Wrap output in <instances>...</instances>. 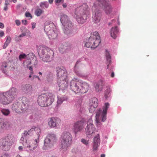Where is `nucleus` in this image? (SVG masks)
<instances>
[{
    "label": "nucleus",
    "mask_w": 157,
    "mask_h": 157,
    "mask_svg": "<svg viewBox=\"0 0 157 157\" xmlns=\"http://www.w3.org/2000/svg\"><path fill=\"white\" fill-rule=\"evenodd\" d=\"M89 88L88 84L77 79H72L70 83V89L76 94L86 93Z\"/></svg>",
    "instance_id": "obj_1"
},
{
    "label": "nucleus",
    "mask_w": 157,
    "mask_h": 157,
    "mask_svg": "<svg viewBox=\"0 0 157 157\" xmlns=\"http://www.w3.org/2000/svg\"><path fill=\"white\" fill-rule=\"evenodd\" d=\"M55 97L54 95L51 92L42 94L38 96L37 100V103L40 106H48L52 104Z\"/></svg>",
    "instance_id": "obj_2"
},
{
    "label": "nucleus",
    "mask_w": 157,
    "mask_h": 157,
    "mask_svg": "<svg viewBox=\"0 0 157 157\" xmlns=\"http://www.w3.org/2000/svg\"><path fill=\"white\" fill-rule=\"evenodd\" d=\"M29 101L25 97H23L21 101H16L12 105V110L17 113H21L26 110L28 107Z\"/></svg>",
    "instance_id": "obj_3"
},
{
    "label": "nucleus",
    "mask_w": 157,
    "mask_h": 157,
    "mask_svg": "<svg viewBox=\"0 0 157 157\" xmlns=\"http://www.w3.org/2000/svg\"><path fill=\"white\" fill-rule=\"evenodd\" d=\"M101 41L98 33L94 32L91 33L88 41L85 43V45L87 48L94 49L98 47Z\"/></svg>",
    "instance_id": "obj_4"
},
{
    "label": "nucleus",
    "mask_w": 157,
    "mask_h": 157,
    "mask_svg": "<svg viewBox=\"0 0 157 157\" xmlns=\"http://www.w3.org/2000/svg\"><path fill=\"white\" fill-rule=\"evenodd\" d=\"M15 138L10 134L0 140V147L3 150L8 151L15 141Z\"/></svg>",
    "instance_id": "obj_5"
},
{
    "label": "nucleus",
    "mask_w": 157,
    "mask_h": 157,
    "mask_svg": "<svg viewBox=\"0 0 157 157\" xmlns=\"http://www.w3.org/2000/svg\"><path fill=\"white\" fill-rule=\"evenodd\" d=\"M72 137L68 131L64 132L61 135L59 146L63 149H66L71 144Z\"/></svg>",
    "instance_id": "obj_6"
},
{
    "label": "nucleus",
    "mask_w": 157,
    "mask_h": 157,
    "mask_svg": "<svg viewBox=\"0 0 157 157\" xmlns=\"http://www.w3.org/2000/svg\"><path fill=\"white\" fill-rule=\"evenodd\" d=\"M25 139V137H22L20 140V143L22 144L24 148H28L30 150L33 151L37 147L39 141V138H35V140L31 141Z\"/></svg>",
    "instance_id": "obj_7"
},
{
    "label": "nucleus",
    "mask_w": 157,
    "mask_h": 157,
    "mask_svg": "<svg viewBox=\"0 0 157 157\" xmlns=\"http://www.w3.org/2000/svg\"><path fill=\"white\" fill-rule=\"evenodd\" d=\"M109 104L108 103H105L103 107V111L99 109L96 111V122L98 124L100 123L101 120L102 121H105L106 119L107 111L109 108Z\"/></svg>",
    "instance_id": "obj_8"
},
{
    "label": "nucleus",
    "mask_w": 157,
    "mask_h": 157,
    "mask_svg": "<svg viewBox=\"0 0 157 157\" xmlns=\"http://www.w3.org/2000/svg\"><path fill=\"white\" fill-rule=\"evenodd\" d=\"M56 141L55 134L52 133L48 134L44 140V149H48V148L52 147Z\"/></svg>",
    "instance_id": "obj_9"
},
{
    "label": "nucleus",
    "mask_w": 157,
    "mask_h": 157,
    "mask_svg": "<svg viewBox=\"0 0 157 157\" xmlns=\"http://www.w3.org/2000/svg\"><path fill=\"white\" fill-rule=\"evenodd\" d=\"M60 21L64 27V32L67 35H70L75 34L76 33L75 30H74L73 26L69 20H60Z\"/></svg>",
    "instance_id": "obj_10"
},
{
    "label": "nucleus",
    "mask_w": 157,
    "mask_h": 157,
    "mask_svg": "<svg viewBox=\"0 0 157 157\" xmlns=\"http://www.w3.org/2000/svg\"><path fill=\"white\" fill-rule=\"evenodd\" d=\"M36 134L34 138H39L40 133V129L38 127H36L34 128H31L28 132L25 131L22 137H25V139L28 140L27 138L28 137V136H31L32 134Z\"/></svg>",
    "instance_id": "obj_11"
},
{
    "label": "nucleus",
    "mask_w": 157,
    "mask_h": 157,
    "mask_svg": "<svg viewBox=\"0 0 157 157\" xmlns=\"http://www.w3.org/2000/svg\"><path fill=\"white\" fill-rule=\"evenodd\" d=\"M13 100V97L10 96L8 93H0V103L3 105H7Z\"/></svg>",
    "instance_id": "obj_12"
},
{
    "label": "nucleus",
    "mask_w": 157,
    "mask_h": 157,
    "mask_svg": "<svg viewBox=\"0 0 157 157\" xmlns=\"http://www.w3.org/2000/svg\"><path fill=\"white\" fill-rule=\"evenodd\" d=\"M58 80L66 79L67 74L66 69L63 67H57L56 68Z\"/></svg>",
    "instance_id": "obj_13"
},
{
    "label": "nucleus",
    "mask_w": 157,
    "mask_h": 157,
    "mask_svg": "<svg viewBox=\"0 0 157 157\" xmlns=\"http://www.w3.org/2000/svg\"><path fill=\"white\" fill-rule=\"evenodd\" d=\"M85 130L86 135L89 138L91 137L92 135L94 132L95 128L93 124V121L91 119L89 120V122L87 124Z\"/></svg>",
    "instance_id": "obj_14"
},
{
    "label": "nucleus",
    "mask_w": 157,
    "mask_h": 157,
    "mask_svg": "<svg viewBox=\"0 0 157 157\" xmlns=\"http://www.w3.org/2000/svg\"><path fill=\"white\" fill-rule=\"evenodd\" d=\"M39 54L42 58L44 56H48L49 54H53V52L48 48L42 47H40Z\"/></svg>",
    "instance_id": "obj_15"
},
{
    "label": "nucleus",
    "mask_w": 157,
    "mask_h": 157,
    "mask_svg": "<svg viewBox=\"0 0 157 157\" xmlns=\"http://www.w3.org/2000/svg\"><path fill=\"white\" fill-rule=\"evenodd\" d=\"M104 6L105 11L107 14H110L112 12V8L108 2V0H97Z\"/></svg>",
    "instance_id": "obj_16"
},
{
    "label": "nucleus",
    "mask_w": 157,
    "mask_h": 157,
    "mask_svg": "<svg viewBox=\"0 0 157 157\" xmlns=\"http://www.w3.org/2000/svg\"><path fill=\"white\" fill-rule=\"evenodd\" d=\"M85 125L83 121H78L74 124L73 130L76 134L77 132L81 131L83 129Z\"/></svg>",
    "instance_id": "obj_17"
},
{
    "label": "nucleus",
    "mask_w": 157,
    "mask_h": 157,
    "mask_svg": "<svg viewBox=\"0 0 157 157\" xmlns=\"http://www.w3.org/2000/svg\"><path fill=\"white\" fill-rule=\"evenodd\" d=\"M61 121L59 118L52 117L50 118L48 122V125L51 128L57 127L59 125Z\"/></svg>",
    "instance_id": "obj_18"
},
{
    "label": "nucleus",
    "mask_w": 157,
    "mask_h": 157,
    "mask_svg": "<svg viewBox=\"0 0 157 157\" xmlns=\"http://www.w3.org/2000/svg\"><path fill=\"white\" fill-rule=\"evenodd\" d=\"M58 85L60 87L59 90H61L64 92L68 87V83L67 78L66 79L58 80Z\"/></svg>",
    "instance_id": "obj_19"
},
{
    "label": "nucleus",
    "mask_w": 157,
    "mask_h": 157,
    "mask_svg": "<svg viewBox=\"0 0 157 157\" xmlns=\"http://www.w3.org/2000/svg\"><path fill=\"white\" fill-rule=\"evenodd\" d=\"M54 27H55L54 24L51 21H47L44 24V30L46 33H48L49 32L52 33V31L53 30L52 28H54Z\"/></svg>",
    "instance_id": "obj_20"
},
{
    "label": "nucleus",
    "mask_w": 157,
    "mask_h": 157,
    "mask_svg": "<svg viewBox=\"0 0 157 157\" xmlns=\"http://www.w3.org/2000/svg\"><path fill=\"white\" fill-rule=\"evenodd\" d=\"M100 138L99 134H97L94 137L93 139V150L94 151H96L98 148L100 144Z\"/></svg>",
    "instance_id": "obj_21"
},
{
    "label": "nucleus",
    "mask_w": 157,
    "mask_h": 157,
    "mask_svg": "<svg viewBox=\"0 0 157 157\" xmlns=\"http://www.w3.org/2000/svg\"><path fill=\"white\" fill-rule=\"evenodd\" d=\"M6 92L8 93L10 96L13 97V100L17 94L18 91L16 88L13 87Z\"/></svg>",
    "instance_id": "obj_22"
},
{
    "label": "nucleus",
    "mask_w": 157,
    "mask_h": 157,
    "mask_svg": "<svg viewBox=\"0 0 157 157\" xmlns=\"http://www.w3.org/2000/svg\"><path fill=\"white\" fill-rule=\"evenodd\" d=\"M11 127V124L8 122L2 121H1V128L2 129L8 130Z\"/></svg>",
    "instance_id": "obj_23"
},
{
    "label": "nucleus",
    "mask_w": 157,
    "mask_h": 157,
    "mask_svg": "<svg viewBox=\"0 0 157 157\" xmlns=\"http://www.w3.org/2000/svg\"><path fill=\"white\" fill-rule=\"evenodd\" d=\"M118 32V29L117 26L112 27L110 30V33L111 36L114 39H115Z\"/></svg>",
    "instance_id": "obj_24"
},
{
    "label": "nucleus",
    "mask_w": 157,
    "mask_h": 157,
    "mask_svg": "<svg viewBox=\"0 0 157 157\" xmlns=\"http://www.w3.org/2000/svg\"><path fill=\"white\" fill-rule=\"evenodd\" d=\"M103 84L101 81H98L94 85L95 90L96 92H98L102 90Z\"/></svg>",
    "instance_id": "obj_25"
},
{
    "label": "nucleus",
    "mask_w": 157,
    "mask_h": 157,
    "mask_svg": "<svg viewBox=\"0 0 157 157\" xmlns=\"http://www.w3.org/2000/svg\"><path fill=\"white\" fill-rule=\"evenodd\" d=\"M48 34L49 38L55 39L57 37L58 35V31L56 28H53L52 33L49 32Z\"/></svg>",
    "instance_id": "obj_26"
},
{
    "label": "nucleus",
    "mask_w": 157,
    "mask_h": 157,
    "mask_svg": "<svg viewBox=\"0 0 157 157\" xmlns=\"http://www.w3.org/2000/svg\"><path fill=\"white\" fill-rule=\"evenodd\" d=\"M22 90L26 93L30 94L32 92V87L29 84H26L23 86Z\"/></svg>",
    "instance_id": "obj_27"
},
{
    "label": "nucleus",
    "mask_w": 157,
    "mask_h": 157,
    "mask_svg": "<svg viewBox=\"0 0 157 157\" xmlns=\"http://www.w3.org/2000/svg\"><path fill=\"white\" fill-rule=\"evenodd\" d=\"M67 98L66 96H62L61 97H57V106H59L64 101H67Z\"/></svg>",
    "instance_id": "obj_28"
},
{
    "label": "nucleus",
    "mask_w": 157,
    "mask_h": 157,
    "mask_svg": "<svg viewBox=\"0 0 157 157\" xmlns=\"http://www.w3.org/2000/svg\"><path fill=\"white\" fill-rule=\"evenodd\" d=\"M69 48V47L67 46L66 44L63 45V44H60L59 48V52L62 53H63L66 52Z\"/></svg>",
    "instance_id": "obj_29"
},
{
    "label": "nucleus",
    "mask_w": 157,
    "mask_h": 157,
    "mask_svg": "<svg viewBox=\"0 0 157 157\" xmlns=\"http://www.w3.org/2000/svg\"><path fill=\"white\" fill-rule=\"evenodd\" d=\"M53 54H49L48 56H44L42 58V60L44 62H49L52 60V56Z\"/></svg>",
    "instance_id": "obj_30"
},
{
    "label": "nucleus",
    "mask_w": 157,
    "mask_h": 157,
    "mask_svg": "<svg viewBox=\"0 0 157 157\" xmlns=\"http://www.w3.org/2000/svg\"><path fill=\"white\" fill-rule=\"evenodd\" d=\"M89 104L91 105H93L94 106L97 107L98 104V100L95 98H92L90 101Z\"/></svg>",
    "instance_id": "obj_31"
},
{
    "label": "nucleus",
    "mask_w": 157,
    "mask_h": 157,
    "mask_svg": "<svg viewBox=\"0 0 157 157\" xmlns=\"http://www.w3.org/2000/svg\"><path fill=\"white\" fill-rule=\"evenodd\" d=\"M1 112L2 114L6 116H8L10 113V111L8 109H2L1 110Z\"/></svg>",
    "instance_id": "obj_32"
},
{
    "label": "nucleus",
    "mask_w": 157,
    "mask_h": 157,
    "mask_svg": "<svg viewBox=\"0 0 157 157\" xmlns=\"http://www.w3.org/2000/svg\"><path fill=\"white\" fill-rule=\"evenodd\" d=\"M11 41V38L10 36H8L6 41H5L4 45L3 46V48L5 49L9 44Z\"/></svg>",
    "instance_id": "obj_33"
},
{
    "label": "nucleus",
    "mask_w": 157,
    "mask_h": 157,
    "mask_svg": "<svg viewBox=\"0 0 157 157\" xmlns=\"http://www.w3.org/2000/svg\"><path fill=\"white\" fill-rule=\"evenodd\" d=\"M106 57L107 62L109 63L107 65V68H108L109 64H110L111 62V57L109 53L107 51L106 53Z\"/></svg>",
    "instance_id": "obj_34"
},
{
    "label": "nucleus",
    "mask_w": 157,
    "mask_h": 157,
    "mask_svg": "<svg viewBox=\"0 0 157 157\" xmlns=\"http://www.w3.org/2000/svg\"><path fill=\"white\" fill-rule=\"evenodd\" d=\"M44 12L43 10L40 9H37L35 11V14L37 16H40Z\"/></svg>",
    "instance_id": "obj_35"
},
{
    "label": "nucleus",
    "mask_w": 157,
    "mask_h": 157,
    "mask_svg": "<svg viewBox=\"0 0 157 157\" xmlns=\"http://www.w3.org/2000/svg\"><path fill=\"white\" fill-rule=\"evenodd\" d=\"M111 91L110 88H107L105 91V97L107 99L110 96V93Z\"/></svg>",
    "instance_id": "obj_36"
},
{
    "label": "nucleus",
    "mask_w": 157,
    "mask_h": 157,
    "mask_svg": "<svg viewBox=\"0 0 157 157\" xmlns=\"http://www.w3.org/2000/svg\"><path fill=\"white\" fill-rule=\"evenodd\" d=\"M40 6L43 8H47L49 6V5L47 2H44L40 3Z\"/></svg>",
    "instance_id": "obj_37"
},
{
    "label": "nucleus",
    "mask_w": 157,
    "mask_h": 157,
    "mask_svg": "<svg viewBox=\"0 0 157 157\" xmlns=\"http://www.w3.org/2000/svg\"><path fill=\"white\" fill-rule=\"evenodd\" d=\"M97 10H95L94 13V20H99V17H100L101 15V14L100 13V12H98V11H97Z\"/></svg>",
    "instance_id": "obj_38"
},
{
    "label": "nucleus",
    "mask_w": 157,
    "mask_h": 157,
    "mask_svg": "<svg viewBox=\"0 0 157 157\" xmlns=\"http://www.w3.org/2000/svg\"><path fill=\"white\" fill-rule=\"evenodd\" d=\"M7 64L5 62L2 63L1 66V69L4 73H5L7 68Z\"/></svg>",
    "instance_id": "obj_39"
},
{
    "label": "nucleus",
    "mask_w": 157,
    "mask_h": 157,
    "mask_svg": "<svg viewBox=\"0 0 157 157\" xmlns=\"http://www.w3.org/2000/svg\"><path fill=\"white\" fill-rule=\"evenodd\" d=\"M31 64H32L31 60H28L25 61L24 62L23 66L25 67L28 68L29 65H30Z\"/></svg>",
    "instance_id": "obj_40"
},
{
    "label": "nucleus",
    "mask_w": 157,
    "mask_h": 157,
    "mask_svg": "<svg viewBox=\"0 0 157 157\" xmlns=\"http://www.w3.org/2000/svg\"><path fill=\"white\" fill-rule=\"evenodd\" d=\"M32 64H33L34 66H36L37 64L38 61L36 58L34 56L31 60Z\"/></svg>",
    "instance_id": "obj_41"
},
{
    "label": "nucleus",
    "mask_w": 157,
    "mask_h": 157,
    "mask_svg": "<svg viewBox=\"0 0 157 157\" xmlns=\"http://www.w3.org/2000/svg\"><path fill=\"white\" fill-rule=\"evenodd\" d=\"M97 107L94 106L93 105H91L89 104V112L91 113H93L95 110V108Z\"/></svg>",
    "instance_id": "obj_42"
},
{
    "label": "nucleus",
    "mask_w": 157,
    "mask_h": 157,
    "mask_svg": "<svg viewBox=\"0 0 157 157\" xmlns=\"http://www.w3.org/2000/svg\"><path fill=\"white\" fill-rule=\"evenodd\" d=\"M78 61H77L76 63V64L75 66V71L76 74L78 76H80L81 75V74L80 72L77 70V66L78 63Z\"/></svg>",
    "instance_id": "obj_43"
},
{
    "label": "nucleus",
    "mask_w": 157,
    "mask_h": 157,
    "mask_svg": "<svg viewBox=\"0 0 157 157\" xmlns=\"http://www.w3.org/2000/svg\"><path fill=\"white\" fill-rule=\"evenodd\" d=\"M81 142L85 145H87L89 144V141L86 140L85 139H82L81 140Z\"/></svg>",
    "instance_id": "obj_44"
},
{
    "label": "nucleus",
    "mask_w": 157,
    "mask_h": 157,
    "mask_svg": "<svg viewBox=\"0 0 157 157\" xmlns=\"http://www.w3.org/2000/svg\"><path fill=\"white\" fill-rule=\"evenodd\" d=\"M26 55L25 54H20L19 57V59L21 60L22 59L25 58L26 57Z\"/></svg>",
    "instance_id": "obj_45"
},
{
    "label": "nucleus",
    "mask_w": 157,
    "mask_h": 157,
    "mask_svg": "<svg viewBox=\"0 0 157 157\" xmlns=\"http://www.w3.org/2000/svg\"><path fill=\"white\" fill-rule=\"evenodd\" d=\"M25 15L26 17H30V19L32 18V16L29 12H26L25 13Z\"/></svg>",
    "instance_id": "obj_46"
},
{
    "label": "nucleus",
    "mask_w": 157,
    "mask_h": 157,
    "mask_svg": "<svg viewBox=\"0 0 157 157\" xmlns=\"http://www.w3.org/2000/svg\"><path fill=\"white\" fill-rule=\"evenodd\" d=\"M67 19V16L65 14H63L61 16L60 20H66Z\"/></svg>",
    "instance_id": "obj_47"
},
{
    "label": "nucleus",
    "mask_w": 157,
    "mask_h": 157,
    "mask_svg": "<svg viewBox=\"0 0 157 157\" xmlns=\"http://www.w3.org/2000/svg\"><path fill=\"white\" fill-rule=\"evenodd\" d=\"M64 2L63 0H55V2L56 3H59L60 2L63 3Z\"/></svg>",
    "instance_id": "obj_48"
},
{
    "label": "nucleus",
    "mask_w": 157,
    "mask_h": 157,
    "mask_svg": "<svg viewBox=\"0 0 157 157\" xmlns=\"http://www.w3.org/2000/svg\"><path fill=\"white\" fill-rule=\"evenodd\" d=\"M4 34V32L2 31H0V37H2Z\"/></svg>",
    "instance_id": "obj_49"
},
{
    "label": "nucleus",
    "mask_w": 157,
    "mask_h": 157,
    "mask_svg": "<svg viewBox=\"0 0 157 157\" xmlns=\"http://www.w3.org/2000/svg\"><path fill=\"white\" fill-rule=\"evenodd\" d=\"M78 22L79 24H82L84 22V20H78Z\"/></svg>",
    "instance_id": "obj_50"
},
{
    "label": "nucleus",
    "mask_w": 157,
    "mask_h": 157,
    "mask_svg": "<svg viewBox=\"0 0 157 157\" xmlns=\"http://www.w3.org/2000/svg\"><path fill=\"white\" fill-rule=\"evenodd\" d=\"M15 22L16 25L18 26L20 25L21 24V22L19 20H16Z\"/></svg>",
    "instance_id": "obj_51"
},
{
    "label": "nucleus",
    "mask_w": 157,
    "mask_h": 157,
    "mask_svg": "<svg viewBox=\"0 0 157 157\" xmlns=\"http://www.w3.org/2000/svg\"><path fill=\"white\" fill-rule=\"evenodd\" d=\"M28 68H29V70H30L31 71V73L32 74H33V67H32V66H29V67Z\"/></svg>",
    "instance_id": "obj_52"
},
{
    "label": "nucleus",
    "mask_w": 157,
    "mask_h": 157,
    "mask_svg": "<svg viewBox=\"0 0 157 157\" xmlns=\"http://www.w3.org/2000/svg\"><path fill=\"white\" fill-rule=\"evenodd\" d=\"M21 6V4H18L16 6V8L18 10L20 9V8Z\"/></svg>",
    "instance_id": "obj_53"
},
{
    "label": "nucleus",
    "mask_w": 157,
    "mask_h": 157,
    "mask_svg": "<svg viewBox=\"0 0 157 157\" xmlns=\"http://www.w3.org/2000/svg\"><path fill=\"white\" fill-rule=\"evenodd\" d=\"M4 28V24L0 22V28L1 29H3Z\"/></svg>",
    "instance_id": "obj_54"
},
{
    "label": "nucleus",
    "mask_w": 157,
    "mask_h": 157,
    "mask_svg": "<svg viewBox=\"0 0 157 157\" xmlns=\"http://www.w3.org/2000/svg\"><path fill=\"white\" fill-rule=\"evenodd\" d=\"M22 23L25 25H26L27 24V20H22Z\"/></svg>",
    "instance_id": "obj_55"
},
{
    "label": "nucleus",
    "mask_w": 157,
    "mask_h": 157,
    "mask_svg": "<svg viewBox=\"0 0 157 157\" xmlns=\"http://www.w3.org/2000/svg\"><path fill=\"white\" fill-rule=\"evenodd\" d=\"M9 3L8 2V0H5V6H7L9 5Z\"/></svg>",
    "instance_id": "obj_56"
},
{
    "label": "nucleus",
    "mask_w": 157,
    "mask_h": 157,
    "mask_svg": "<svg viewBox=\"0 0 157 157\" xmlns=\"http://www.w3.org/2000/svg\"><path fill=\"white\" fill-rule=\"evenodd\" d=\"M84 13V14H86V13L88 14L89 13V11L88 10H85L84 12H83Z\"/></svg>",
    "instance_id": "obj_57"
},
{
    "label": "nucleus",
    "mask_w": 157,
    "mask_h": 157,
    "mask_svg": "<svg viewBox=\"0 0 157 157\" xmlns=\"http://www.w3.org/2000/svg\"><path fill=\"white\" fill-rule=\"evenodd\" d=\"M36 23H33L32 24V28L33 29H34L35 28Z\"/></svg>",
    "instance_id": "obj_58"
},
{
    "label": "nucleus",
    "mask_w": 157,
    "mask_h": 157,
    "mask_svg": "<svg viewBox=\"0 0 157 157\" xmlns=\"http://www.w3.org/2000/svg\"><path fill=\"white\" fill-rule=\"evenodd\" d=\"M25 35V33H22L19 36V37H22Z\"/></svg>",
    "instance_id": "obj_59"
},
{
    "label": "nucleus",
    "mask_w": 157,
    "mask_h": 157,
    "mask_svg": "<svg viewBox=\"0 0 157 157\" xmlns=\"http://www.w3.org/2000/svg\"><path fill=\"white\" fill-rule=\"evenodd\" d=\"M8 7L7 6H5L4 7V10H7Z\"/></svg>",
    "instance_id": "obj_60"
},
{
    "label": "nucleus",
    "mask_w": 157,
    "mask_h": 157,
    "mask_svg": "<svg viewBox=\"0 0 157 157\" xmlns=\"http://www.w3.org/2000/svg\"><path fill=\"white\" fill-rule=\"evenodd\" d=\"M18 149H19V150H22L23 149V147L22 146H20L19 147H18Z\"/></svg>",
    "instance_id": "obj_61"
},
{
    "label": "nucleus",
    "mask_w": 157,
    "mask_h": 157,
    "mask_svg": "<svg viewBox=\"0 0 157 157\" xmlns=\"http://www.w3.org/2000/svg\"><path fill=\"white\" fill-rule=\"evenodd\" d=\"M114 73L113 72H112V73H111V77L112 78H113L114 77Z\"/></svg>",
    "instance_id": "obj_62"
},
{
    "label": "nucleus",
    "mask_w": 157,
    "mask_h": 157,
    "mask_svg": "<svg viewBox=\"0 0 157 157\" xmlns=\"http://www.w3.org/2000/svg\"><path fill=\"white\" fill-rule=\"evenodd\" d=\"M63 6L64 8L66 7L67 5L66 3H63Z\"/></svg>",
    "instance_id": "obj_63"
},
{
    "label": "nucleus",
    "mask_w": 157,
    "mask_h": 157,
    "mask_svg": "<svg viewBox=\"0 0 157 157\" xmlns=\"http://www.w3.org/2000/svg\"><path fill=\"white\" fill-rule=\"evenodd\" d=\"M1 157H8L7 155L4 154Z\"/></svg>",
    "instance_id": "obj_64"
}]
</instances>
